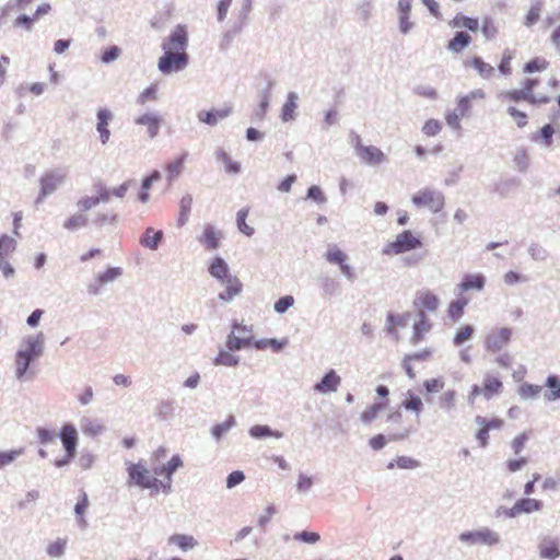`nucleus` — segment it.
Returning a JSON list of instances; mask_svg holds the SVG:
<instances>
[{
	"label": "nucleus",
	"instance_id": "f257e3e1",
	"mask_svg": "<svg viewBox=\"0 0 560 560\" xmlns=\"http://www.w3.org/2000/svg\"><path fill=\"white\" fill-rule=\"evenodd\" d=\"M188 34L185 25H177L163 43V55L160 57L158 67L164 74L177 72L188 65L186 47Z\"/></svg>",
	"mask_w": 560,
	"mask_h": 560
},
{
	"label": "nucleus",
	"instance_id": "f03ea898",
	"mask_svg": "<svg viewBox=\"0 0 560 560\" xmlns=\"http://www.w3.org/2000/svg\"><path fill=\"white\" fill-rule=\"evenodd\" d=\"M44 352V336L38 334L36 336L26 337L21 348L15 354V375L22 380L26 374L30 364L36 358H39Z\"/></svg>",
	"mask_w": 560,
	"mask_h": 560
},
{
	"label": "nucleus",
	"instance_id": "7ed1b4c3",
	"mask_svg": "<svg viewBox=\"0 0 560 560\" xmlns=\"http://www.w3.org/2000/svg\"><path fill=\"white\" fill-rule=\"evenodd\" d=\"M539 82L537 78H527L522 82L521 89L502 93L501 100L506 103L525 101L532 105L547 104L551 101V96L536 91Z\"/></svg>",
	"mask_w": 560,
	"mask_h": 560
},
{
	"label": "nucleus",
	"instance_id": "20e7f679",
	"mask_svg": "<svg viewBox=\"0 0 560 560\" xmlns=\"http://www.w3.org/2000/svg\"><path fill=\"white\" fill-rule=\"evenodd\" d=\"M504 390V384L499 375L488 371L483 374L480 384H474L468 393V401L474 404L478 397H482L486 400H491L495 396H499Z\"/></svg>",
	"mask_w": 560,
	"mask_h": 560
},
{
	"label": "nucleus",
	"instance_id": "39448f33",
	"mask_svg": "<svg viewBox=\"0 0 560 560\" xmlns=\"http://www.w3.org/2000/svg\"><path fill=\"white\" fill-rule=\"evenodd\" d=\"M127 472H128V483L130 486H138L143 489H153L159 490L161 487L163 488V481L158 479L159 475L151 471L140 463H128L127 464Z\"/></svg>",
	"mask_w": 560,
	"mask_h": 560
},
{
	"label": "nucleus",
	"instance_id": "423d86ee",
	"mask_svg": "<svg viewBox=\"0 0 560 560\" xmlns=\"http://www.w3.org/2000/svg\"><path fill=\"white\" fill-rule=\"evenodd\" d=\"M422 247L421 238L411 231L399 233L393 242L386 244L383 254L387 256L399 255Z\"/></svg>",
	"mask_w": 560,
	"mask_h": 560
},
{
	"label": "nucleus",
	"instance_id": "0eeeda50",
	"mask_svg": "<svg viewBox=\"0 0 560 560\" xmlns=\"http://www.w3.org/2000/svg\"><path fill=\"white\" fill-rule=\"evenodd\" d=\"M412 203L418 208H427L436 213L444 208L445 201L441 191L423 188L412 196Z\"/></svg>",
	"mask_w": 560,
	"mask_h": 560
},
{
	"label": "nucleus",
	"instance_id": "6e6552de",
	"mask_svg": "<svg viewBox=\"0 0 560 560\" xmlns=\"http://www.w3.org/2000/svg\"><path fill=\"white\" fill-rule=\"evenodd\" d=\"M60 439L66 451V455L61 459H57L55 465L57 467H62L69 464L77 454V445H78V431L73 424H65L61 428Z\"/></svg>",
	"mask_w": 560,
	"mask_h": 560
},
{
	"label": "nucleus",
	"instance_id": "1a4fd4ad",
	"mask_svg": "<svg viewBox=\"0 0 560 560\" xmlns=\"http://www.w3.org/2000/svg\"><path fill=\"white\" fill-rule=\"evenodd\" d=\"M412 304L417 315H425V312L434 313L439 310L440 299L433 291L424 289L416 293Z\"/></svg>",
	"mask_w": 560,
	"mask_h": 560
},
{
	"label": "nucleus",
	"instance_id": "9d476101",
	"mask_svg": "<svg viewBox=\"0 0 560 560\" xmlns=\"http://www.w3.org/2000/svg\"><path fill=\"white\" fill-rule=\"evenodd\" d=\"M16 249V242L13 237L2 234L0 235V268L5 278L14 275V269L9 262V258Z\"/></svg>",
	"mask_w": 560,
	"mask_h": 560
},
{
	"label": "nucleus",
	"instance_id": "9b49d317",
	"mask_svg": "<svg viewBox=\"0 0 560 560\" xmlns=\"http://www.w3.org/2000/svg\"><path fill=\"white\" fill-rule=\"evenodd\" d=\"M479 429L476 433V439L480 447L485 448L489 444V432L491 430H499L504 425V421L501 418L487 419L481 416H477L475 419Z\"/></svg>",
	"mask_w": 560,
	"mask_h": 560
},
{
	"label": "nucleus",
	"instance_id": "f8f14e48",
	"mask_svg": "<svg viewBox=\"0 0 560 560\" xmlns=\"http://www.w3.org/2000/svg\"><path fill=\"white\" fill-rule=\"evenodd\" d=\"M513 330L509 327L493 329L485 339V346L488 351L499 352L511 341Z\"/></svg>",
	"mask_w": 560,
	"mask_h": 560
},
{
	"label": "nucleus",
	"instance_id": "ddd939ff",
	"mask_svg": "<svg viewBox=\"0 0 560 560\" xmlns=\"http://www.w3.org/2000/svg\"><path fill=\"white\" fill-rule=\"evenodd\" d=\"M459 539L471 545L493 546L499 542V536L489 528L462 533Z\"/></svg>",
	"mask_w": 560,
	"mask_h": 560
},
{
	"label": "nucleus",
	"instance_id": "4468645a",
	"mask_svg": "<svg viewBox=\"0 0 560 560\" xmlns=\"http://www.w3.org/2000/svg\"><path fill=\"white\" fill-rule=\"evenodd\" d=\"M66 174L60 171H51L40 178V192L37 202H40L46 196L52 194L65 180Z\"/></svg>",
	"mask_w": 560,
	"mask_h": 560
},
{
	"label": "nucleus",
	"instance_id": "2eb2a0df",
	"mask_svg": "<svg viewBox=\"0 0 560 560\" xmlns=\"http://www.w3.org/2000/svg\"><path fill=\"white\" fill-rule=\"evenodd\" d=\"M355 151L359 158L369 165H378L386 161L384 152L374 145H363L358 139Z\"/></svg>",
	"mask_w": 560,
	"mask_h": 560
},
{
	"label": "nucleus",
	"instance_id": "dca6fc26",
	"mask_svg": "<svg viewBox=\"0 0 560 560\" xmlns=\"http://www.w3.org/2000/svg\"><path fill=\"white\" fill-rule=\"evenodd\" d=\"M486 98V93L481 89L474 90L467 95L462 96L457 101V113L460 117L466 116L474 106L482 103Z\"/></svg>",
	"mask_w": 560,
	"mask_h": 560
},
{
	"label": "nucleus",
	"instance_id": "f3484780",
	"mask_svg": "<svg viewBox=\"0 0 560 560\" xmlns=\"http://www.w3.org/2000/svg\"><path fill=\"white\" fill-rule=\"evenodd\" d=\"M94 189L97 194L95 197H84L79 200L78 207L81 211H88L100 202H106L110 199V190L102 183H95Z\"/></svg>",
	"mask_w": 560,
	"mask_h": 560
},
{
	"label": "nucleus",
	"instance_id": "a211bd4d",
	"mask_svg": "<svg viewBox=\"0 0 560 560\" xmlns=\"http://www.w3.org/2000/svg\"><path fill=\"white\" fill-rule=\"evenodd\" d=\"M544 504L540 500L532 498H523L517 500L514 505L506 512L509 517H515L523 513H533L540 511Z\"/></svg>",
	"mask_w": 560,
	"mask_h": 560
},
{
	"label": "nucleus",
	"instance_id": "6ab92c4d",
	"mask_svg": "<svg viewBox=\"0 0 560 560\" xmlns=\"http://www.w3.org/2000/svg\"><path fill=\"white\" fill-rule=\"evenodd\" d=\"M122 275V269L119 267H110L104 272L100 273L95 280V283L89 285L88 291L90 294L96 295L101 288L108 282L115 281Z\"/></svg>",
	"mask_w": 560,
	"mask_h": 560
},
{
	"label": "nucleus",
	"instance_id": "aec40b11",
	"mask_svg": "<svg viewBox=\"0 0 560 560\" xmlns=\"http://www.w3.org/2000/svg\"><path fill=\"white\" fill-rule=\"evenodd\" d=\"M486 285V277L481 273H467L463 277L457 289L460 295L470 290L482 291Z\"/></svg>",
	"mask_w": 560,
	"mask_h": 560
},
{
	"label": "nucleus",
	"instance_id": "412c9836",
	"mask_svg": "<svg viewBox=\"0 0 560 560\" xmlns=\"http://www.w3.org/2000/svg\"><path fill=\"white\" fill-rule=\"evenodd\" d=\"M183 465V462L178 455H174L166 465L161 467H153V471L155 475L163 476L165 478V482L163 481V489L170 490L172 482V475Z\"/></svg>",
	"mask_w": 560,
	"mask_h": 560
},
{
	"label": "nucleus",
	"instance_id": "4be33fe9",
	"mask_svg": "<svg viewBox=\"0 0 560 560\" xmlns=\"http://www.w3.org/2000/svg\"><path fill=\"white\" fill-rule=\"evenodd\" d=\"M221 238L222 232L207 224L198 240L207 250H214L220 246Z\"/></svg>",
	"mask_w": 560,
	"mask_h": 560
},
{
	"label": "nucleus",
	"instance_id": "5701e85b",
	"mask_svg": "<svg viewBox=\"0 0 560 560\" xmlns=\"http://www.w3.org/2000/svg\"><path fill=\"white\" fill-rule=\"evenodd\" d=\"M326 259L330 264H337L340 267L341 272L352 278V270L349 265L346 264L347 255L336 246L330 247L326 253Z\"/></svg>",
	"mask_w": 560,
	"mask_h": 560
},
{
	"label": "nucleus",
	"instance_id": "b1692460",
	"mask_svg": "<svg viewBox=\"0 0 560 560\" xmlns=\"http://www.w3.org/2000/svg\"><path fill=\"white\" fill-rule=\"evenodd\" d=\"M232 113L231 106H224L220 109L201 110L198 113V119L210 126L217 125L220 120L226 118Z\"/></svg>",
	"mask_w": 560,
	"mask_h": 560
},
{
	"label": "nucleus",
	"instance_id": "393cba45",
	"mask_svg": "<svg viewBox=\"0 0 560 560\" xmlns=\"http://www.w3.org/2000/svg\"><path fill=\"white\" fill-rule=\"evenodd\" d=\"M466 68H472L483 79H490L494 74V68L479 56H472L465 60Z\"/></svg>",
	"mask_w": 560,
	"mask_h": 560
},
{
	"label": "nucleus",
	"instance_id": "a878e982",
	"mask_svg": "<svg viewBox=\"0 0 560 560\" xmlns=\"http://www.w3.org/2000/svg\"><path fill=\"white\" fill-rule=\"evenodd\" d=\"M468 304L469 299L460 294L457 299L451 301L446 310L447 317L451 319V322H458L463 317L465 308Z\"/></svg>",
	"mask_w": 560,
	"mask_h": 560
},
{
	"label": "nucleus",
	"instance_id": "bb28decb",
	"mask_svg": "<svg viewBox=\"0 0 560 560\" xmlns=\"http://www.w3.org/2000/svg\"><path fill=\"white\" fill-rule=\"evenodd\" d=\"M419 319L413 324L412 343L417 345L422 341L427 334H429L433 327L432 322L427 315H418Z\"/></svg>",
	"mask_w": 560,
	"mask_h": 560
},
{
	"label": "nucleus",
	"instance_id": "cd10ccee",
	"mask_svg": "<svg viewBox=\"0 0 560 560\" xmlns=\"http://www.w3.org/2000/svg\"><path fill=\"white\" fill-rule=\"evenodd\" d=\"M340 376L334 370H330L325 374L322 381L315 385L314 388L316 392L324 394L328 392H335L340 385Z\"/></svg>",
	"mask_w": 560,
	"mask_h": 560
},
{
	"label": "nucleus",
	"instance_id": "c85d7f7f",
	"mask_svg": "<svg viewBox=\"0 0 560 560\" xmlns=\"http://www.w3.org/2000/svg\"><path fill=\"white\" fill-rule=\"evenodd\" d=\"M539 555L545 559H556L560 556L559 544L556 539L544 538L539 544Z\"/></svg>",
	"mask_w": 560,
	"mask_h": 560
},
{
	"label": "nucleus",
	"instance_id": "c756f323",
	"mask_svg": "<svg viewBox=\"0 0 560 560\" xmlns=\"http://www.w3.org/2000/svg\"><path fill=\"white\" fill-rule=\"evenodd\" d=\"M112 119V114L108 109H100L97 112V131L101 136L102 143H106L109 139L110 132L108 130V122Z\"/></svg>",
	"mask_w": 560,
	"mask_h": 560
},
{
	"label": "nucleus",
	"instance_id": "7c9ffc66",
	"mask_svg": "<svg viewBox=\"0 0 560 560\" xmlns=\"http://www.w3.org/2000/svg\"><path fill=\"white\" fill-rule=\"evenodd\" d=\"M161 119L152 114L141 115L136 119V124L145 126L150 138H154L159 133Z\"/></svg>",
	"mask_w": 560,
	"mask_h": 560
},
{
	"label": "nucleus",
	"instance_id": "2f4dec72",
	"mask_svg": "<svg viewBox=\"0 0 560 560\" xmlns=\"http://www.w3.org/2000/svg\"><path fill=\"white\" fill-rule=\"evenodd\" d=\"M225 290L220 293V299L230 301L242 291V283L236 277H228L223 280Z\"/></svg>",
	"mask_w": 560,
	"mask_h": 560
},
{
	"label": "nucleus",
	"instance_id": "473e14b6",
	"mask_svg": "<svg viewBox=\"0 0 560 560\" xmlns=\"http://www.w3.org/2000/svg\"><path fill=\"white\" fill-rule=\"evenodd\" d=\"M298 108V95L293 92L288 94L287 101L282 106L281 119L283 121L293 120Z\"/></svg>",
	"mask_w": 560,
	"mask_h": 560
},
{
	"label": "nucleus",
	"instance_id": "72a5a7b5",
	"mask_svg": "<svg viewBox=\"0 0 560 560\" xmlns=\"http://www.w3.org/2000/svg\"><path fill=\"white\" fill-rule=\"evenodd\" d=\"M548 392L545 394L547 400L553 401L560 399V377L557 375H549L545 383Z\"/></svg>",
	"mask_w": 560,
	"mask_h": 560
},
{
	"label": "nucleus",
	"instance_id": "f704fd0d",
	"mask_svg": "<svg viewBox=\"0 0 560 560\" xmlns=\"http://www.w3.org/2000/svg\"><path fill=\"white\" fill-rule=\"evenodd\" d=\"M168 542L176 545L179 549L186 551L197 546V540L190 535L175 534L168 538Z\"/></svg>",
	"mask_w": 560,
	"mask_h": 560
},
{
	"label": "nucleus",
	"instance_id": "c9c22d12",
	"mask_svg": "<svg viewBox=\"0 0 560 560\" xmlns=\"http://www.w3.org/2000/svg\"><path fill=\"white\" fill-rule=\"evenodd\" d=\"M209 272L212 277L223 281L224 279H226L229 276V268H228V265L226 262L220 258V257H215L210 267H209Z\"/></svg>",
	"mask_w": 560,
	"mask_h": 560
},
{
	"label": "nucleus",
	"instance_id": "e433bc0d",
	"mask_svg": "<svg viewBox=\"0 0 560 560\" xmlns=\"http://www.w3.org/2000/svg\"><path fill=\"white\" fill-rule=\"evenodd\" d=\"M471 42L470 35H468L465 32H458L452 38L448 44L447 48L453 52H460L465 47H467Z\"/></svg>",
	"mask_w": 560,
	"mask_h": 560
},
{
	"label": "nucleus",
	"instance_id": "4c0bfd02",
	"mask_svg": "<svg viewBox=\"0 0 560 560\" xmlns=\"http://www.w3.org/2000/svg\"><path fill=\"white\" fill-rule=\"evenodd\" d=\"M542 8H544V0L533 1L528 12L526 13V15L524 18V24L526 26H532V25L536 24L540 19V13L542 11Z\"/></svg>",
	"mask_w": 560,
	"mask_h": 560
},
{
	"label": "nucleus",
	"instance_id": "58836bf2",
	"mask_svg": "<svg viewBox=\"0 0 560 560\" xmlns=\"http://www.w3.org/2000/svg\"><path fill=\"white\" fill-rule=\"evenodd\" d=\"M387 407V401L384 402H377L369 406L362 413H361V420L364 423H371L374 421L378 415Z\"/></svg>",
	"mask_w": 560,
	"mask_h": 560
},
{
	"label": "nucleus",
	"instance_id": "ea45409f",
	"mask_svg": "<svg viewBox=\"0 0 560 560\" xmlns=\"http://www.w3.org/2000/svg\"><path fill=\"white\" fill-rule=\"evenodd\" d=\"M420 466V463L408 456H397L394 460L389 462L387 465L388 469H394L395 467L400 469H415Z\"/></svg>",
	"mask_w": 560,
	"mask_h": 560
},
{
	"label": "nucleus",
	"instance_id": "a19ab883",
	"mask_svg": "<svg viewBox=\"0 0 560 560\" xmlns=\"http://www.w3.org/2000/svg\"><path fill=\"white\" fill-rule=\"evenodd\" d=\"M186 156H187V153H183L175 161L167 164L166 172H167V178L170 182L174 180L183 172Z\"/></svg>",
	"mask_w": 560,
	"mask_h": 560
},
{
	"label": "nucleus",
	"instance_id": "79ce46f5",
	"mask_svg": "<svg viewBox=\"0 0 560 560\" xmlns=\"http://www.w3.org/2000/svg\"><path fill=\"white\" fill-rule=\"evenodd\" d=\"M162 232L148 229L141 238V244L150 249H155L162 240Z\"/></svg>",
	"mask_w": 560,
	"mask_h": 560
},
{
	"label": "nucleus",
	"instance_id": "37998d69",
	"mask_svg": "<svg viewBox=\"0 0 560 560\" xmlns=\"http://www.w3.org/2000/svg\"><path fill=\"white\" fill-rule=\"evenodd\" d=\"M549 67V62L542 57H535L525 63L523 71L525 73L540 72Z\"/></svg>",
	"mask_w": 560,
	"mask_h": 560
},
{
	"label": "nucleus",
	"instance_id": "c03bdc74",
	"mask_svg": "<svg viewBox=\"0 0 560 560\" xmlns=\"http://www.w3.org/2000/svg\"><path fill=\"white\" fill-rule=\"evenodd\" d=\"M475 332V329L471 325H464L462 326L453 338V343L456 347L462 346L464 342L468 341Z\"/></svg>",
	"mask_w": 560,
	"mask_h": 560
},
{
	"label": "nucleus",
	"instance_id": "a18cd8bd",
	"mask_svg": "<svg viewBox=\"0 0 560 560\" xmlns=\"http://www.w3.org/2000/svg\"><path fill=\"white\" fill-rule=\"evenodd\" d=\"M514 51L506 48L503 50L501 61L499 63V71L503 75H510L512 73V60L514 59Z\"/></svg>",
	"mask_w": 560,
	"mask_h": 560
},
{
	"label": "nucleus",
	"instance_id": "49530a36",
	"mask_svg": "<svg viewBox=\"0 0 560 560\" xmlns=\"http://www.w3.org/2000/svg\"><path fill=\"white\" fill-rule=\"evenodd\" d=\"M192 206V197L190 195H186L180 199L179 203V217H178V224L184 225L189 217L190 210Z\"/></svg>",
	"mask_w": 560,
	"mask_h": 560
},
{
	"label": "nucleus",
	"instance_id": "de8ad7c7",
	"mask_svg": "<svg viewBox=\"0 0 560 560\" xmlns=\"http://www.w3.org/2000/svg\"><path fill=\"white\" fill-rule=\"evenodd\" d=\"M481 32L487 39H493L499 33L498 25L492 18L486 16L482 20Z\"/></svg>",
	"mask_w": 560,
	"mask_h": 560
},
{
	"label": "nucleus",
	"instance_id": "09e8293b",
	"mask_svg": "<svg viewBox=\"0 0 560 560\" xmlns=\"http://www.w3.org/2000/svg\"><path fill=\"white\" fill-rule=\"evenodd\" d=\"M506 112L514 119L518 128H524L528 124L527 114L525 112L517 109L515 106H508Z\"/></svg>",
	"mask_w": 560,
	"mask_h": 560
},
{
	"label": "nucleus",
	"instance_id": "8fccbe9b",
	"mask_svg": "<svg viewBox=\"0 0 560 560\" xmlns=\"http://www.w3.org/2000/svg\"><path fill=\"white\" fill-rule=\"evenodd\" d=\"M454 25L465 27L471 32H476L479 28V22L477 19L468 18L465 15H457L454 19Z\"/></svg>",
	"mask_w": 560,
	"mask_h": 560
},
{
	"label": "nucleus",
	"instance_id": "3c124183",
	"mask_svg": "<svg viewBox=\"0 0 560 560\" xmlns=\"http://www.w3.org/2000/svg\"><path fill=\"white\" fill-rule=\"evenodd\" d=\"M402 406L408 409L412 410L416 413H420L423 409V402L420 397L408 393L407 398L402 401Z\"/></svg>",
	"mask_w": 560,
	"mask_h": 560
},
{
	"label": "nucleus",
	"instance_id": "603ef678",
	"mask_svg": "<svg viewBox=\"0 0 560 560\" xmlns=\"http://www.w3.org/2000/svg\"><path fill=\"white\" fill-rule=\"evenodd\" d=\"M247 217H248V209H241L237 212L236 221H237L238 230L242 233H244L245 235L250 236L254 234V229L246 223Z\"/></svg>",
	"mask_w": 560,
	"mask_h": 560
},
{
	"label": "nucleus",
	"instance_id": "864d4df0",
	"mask_svg": "<svg viewBox=\"0 0 560 560\" xmlns=\"http://www.w3.org/2000/svg\"><path fill=\"white\" fill-rule=\"evenodd\" d=\"M249 433L254 438H266V436H275V438H281L282 433L280 432H272L269 427L267 425H254L249 430Z\"/></svg>",
	"mask_w": 560,
	"mask_h": 560
},
{
	"label": "nucleus",
	"instance_id": "5fc2aeb1",
	"mask_svg": "<svg viewBox=\"0 0 560 560\" xmlns=\"http://www.w3.org/2000/svg\"><path fill=\"white\" fill-rule=\"evenodd\" d=\"M158 98V85L152 84L147 88L137 98L139 105H145L148 102L156 101Z\"/></svg>",
	"mask_w": 560,
	"mask_h": 560
},
{
	"label": "nucleus",
	"instance_id": "6e6d98bb",
	"mask_svg": "<svg viewBox=\"0 0 560 560\" xmlns=\"http://www.w3.org/2000/svg\"><path fill=\"white\" fill-rule=\"evenodd\" d=\"M89 506V499L85 492H82L79 501L75 504L74 511L82 526H85L84 513Z\"/></svg>",
	"mask_w": 560,
	"mask_h": 560
},
{
	"label": "nucleus",
	"instance_id": "4d7b16f0",
	"mask_svg": "<svg viewBox=\"0 0 560 560\" xmlns=\"http://www.w3.org/2000/svg\"><path fill=\"white\" fill-rule=\"evenodd\" d=\"M407 323V315H398L389 313L387 315V330L389 332L395 331L397 327H402Z\"/></svg>",
	"mask_w": 560,
	"mask_h": 560
},
{
	"label": "nucleus",
	"instance_id": "13d9d810",
	"mask_svg": "<svg viewBox=\"0 0 560 560\" xmlns=\"http://www.w3.org/2000/svg\"><path fill=\"white\" fill-rule=\"evenodd\" d=\"M528 440L529 435L526 432H522L518 435H516L511 442L512 452L515 455H518L524 450Z\"/></svg>",
	"mask_w": 560,
	"mask_h": 560
},
{
	"label": "nucleus",
	"instance_id": "bf43d9fd",
	"mask_svg": "<svg viewBox=\"0 0 560 560\" xmlns=\"http://www.w3.org/2000/svg\"><path fill=\"white\" fill-rule=\"evenodd\" d=\"M237 362H238L237 358L228 351H221L214 360L215 365H226V366L236 365Z\"/></svg>",
	"mask_w": 560,
	"mask_h": 560
},
{
	"label": "nucleus",
	"instance_id": "052dcab7",
	"mask_svg": "<svg viewBox=\"0 0 560 560\" xmlns=\"http://www.w3.org/2000/svg\"><path fill=\"white\" fill-rule=\"evenodd\" d=\"M442 129V124L436 119H429L422 127V132L428 137L436 136Z\"/></svg>",
	"mask_w": 560,
	"mask_h": 560
},
{
	"label": "nucleus",
	"instance_id": "680f3d73",
	"mask_svg": "<svg viewBox=\"0 0 560 560\" xmlns=\"http://www.w3.org/2000/svg\"><path fill=\"white\" fill-rule=\"evenodd\" d=\"M540 392H541V386L527 384V383L523 384L518 389V393H520L521 397H523V398L536 397L540 394Z\"/></svg>",
	"mask_w": 560,
	"mask_h": 560
},
{
	"label": "nucleus",
	"instance_id": "e2e57ef3",
	"mask_svg": "<svg viewBox=\"0 0 560 560\" xmlns=\"http://www.w3.org/2000/svg\"><path fill=\"white\" fill-rule=\"evenodd\" d=\"M88 219L84 214H74L65 222V228L68 230H75L84 226Z\"/></svg>",
	"mask_w": 560,
	"mask_h": 560
},
{
	"label": "nucleus",
	"instance_id": "0e129e2a",
	"mask_svg": "<svg viewBox=\"0 0 560 560\" xmlns=\"http://www.w3.org/2000/svg\"><path fill=\"white\" fill-rule=\"evenodd\" d=\"M67 540L66 539H57L56 541L51 542L48 548L47 552L50 557H60L66 548Z\"/></svg>",
	"mask_w": 560,
	"mask_h": 560
},
{
	"label": "nucleus",
	"instance_id": "69168bd1",
	"mask_svg": "<svg viewBox=\"0 0 560 560\" xmlns=\"http://www.w3.org/2000/svg\"><path fill=\"white\" fill-rule=\"evenodd\" d=\"M295 540H300L307 544H315L320 539L319 534L315 532L303 530L294 535Z\"/></svg>",
	"mask_w": 560,
	"mask_h": 560
},
{
	"label": "nucleus",
	"instance_id": "338daca9",
	"mask_svg": "<svg viewBox=\"0 0 560 560\" xmlns=\"http://www.w3.org/2000/svg\"><path fill=\"white\" fill-rule=\"evenodd\" d=\"M294 303V299L291 295H285L280 298L276 304L275 310L278 313H284L289 307H291Z\"/></svg>",
	"mask_w": 560,
	"mask_h": 560
},
{
	"label": "nucleus",
	"instance_id": "774afa93",
	"mask_svg": "<svg viewBox=\"0 0 560 560\" xmlns=\"http://www.w3.org/2000/svg\"><path fill=\"white\" fill-rule=\"evenodd\" d=\"M555 128L552 125L547 124L539 130V137L544 140L547 147L552 144V136L555 133Z\"/></svg>",
	"mask_w": 560,
	"mask_h": 560
}]
</instances>
